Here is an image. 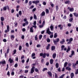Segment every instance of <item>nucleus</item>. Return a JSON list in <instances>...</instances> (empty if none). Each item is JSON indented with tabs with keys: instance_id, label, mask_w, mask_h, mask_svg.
<instances>
[{
	"instance_id": "7c9ffc66",
	"label": "nucleus",
	"mask_w": 78,
	"mask_h": 78,
	"mask_svg": "<svg viewBox=\"0 0 78 78\" xmlns=\"http://www.w3.org/2000/svg\"><path fill=\"white\" fill-rule=\"evenodd\" d=\"M1 20L2 22H3V20H5V18L3 17H1Z\"/></svg>"
},
{
	"instance_id": "6ab92c4d",
	"label": "nucleus",
	"mask_w": 78,
	"mask_h": 78,
	"mask_svg": "<svg viewBox=\"0 0 78 78\" xmlns=\"http://www.w3.org/2000/svg\"><path fill=\"white\" fill-rule=\"evenodd\" d=\"M73 14L75 17H78V13L75 12L73 13Z\"/></svg>"
},
{
	"instance_id": "bf43d9fd",
	"label": "nucleus",
	"mask_w": 78,
	"mask_h": 78,
	"mask_svg": "<svg viewBox=\"0 0 78 78\" xmlns=\"http://www.w3.org/2000/svg\"><path fill=\"white\" fill-rule=\"evenodd\" d=\"M33 44V42H32V41L30 40V45H31Z\"/></svg>"
},
{
	"instance_id": "f8f14e48",
	"label": "nucleus",
	"mask_w": 78,
	"mask_h": 78,
	"mask_svg": "<svg viewBox=\"0 0 78 78\" xmlns=\"http://www.w3.org/2000/svg\"><path fill=\"white\" fill-rule=\"evenodd\" d=\"M55 48L56 47L54 46H52L51 47V50L52 51H53V50H55Z\"/></svg>"
},
{
	"instance_id": "72a5a7b5",
	"label": "nucleus",
	"mask_w": 78,
	"mask_h": 78,
	"mask_svg": "<svg viewBox=\"0 0 78 78\" xmlns=\"http://www.w3.org/2000/svg\"><path fill=\"white\" fill-rule=\"evenodd\" d=\"M75 66H76V64L73 63V68H75Z\"/></svg>"
},
{
	"instance_id": "f257e3e1",
	"label": "nucleus",
	"mask_w": 78,
	"mask_h": 78,
	"mask_svg": "<svg viewBox=\"0 0 78 78\" xmlns=\"http://www.w3.org/2000/svg\"><path fill=\"white\" fill-rule=\"evenodd\" d=\"M2 64L3 66H5L4 64H6V61L4 60H2V61L0 62V65L2 66Z\"/></svg>"
},
{
	"instance_id": "680f3d73",
	"label": "nucleus",
	"mask_w": 78,
	"mask_h": 78,
	"mask_svg": "<svg viewBox=\"0 0 78 78\" xmlns=\"http://www.w3.org/2000/svg\"><path fill=\"white\" fill-rule=\"evenodd\" d=\"M11 75H13V76L14 75V72L13 71L11 73Z\"/></svg>"
},
{
	"instance_id": "79ce46f5",
	"label": "nucleus",
	"mask_w": 78,
	"mask_h": 78,
	"mask_svg": "<svg viewBox=\"0 0 78 78\" xmlns=\"http://www.w3.org/2000/svg\"><path fill=\"white\" fill-rule=\"evenodd\" d=\"M35 71L36 72H39V70H38V69L35 68Z\"/></svg>"
},
{
	"instance_id": "8fccbe9b",
	"label": "nucleus",
	"mask_w": 78,
	"mask_h": 78,
	"mask_svg": "<svg viewBox=\"0 0 78 78\" xmlns=\"http://www.w3.org/2000/svg\"><path fill=\"white\" fill-rule=\"evenodd\" d=\"M47 42H50V39L49 38H48L47 39Z\"/></svg>"
},
{
	"instance_id": "412c9836",
	"label": "nucleus",
	"mask_w": 78,
	"mask_h": 78,
	"mask_svg": "<svg viewBox=\"0 0 78 78\" xmlns=\"http://www.w3.org/2000/svg\"><path fill=\"white\" fill-rule=\"evenodd\" d=\"M54 28V27L52 25H51L50 26V28L51 31H53V30Z\"/></svg>"
},
{
	"instance_id": "bb28decb",
	"label": "nucleus",
	"mask_w": 78,
	"mask_h": 78,
	"mask_svg": "<svg viewBox=\"0 0 78 78\" xmlns=\"http://www.w3.org/2000/svg\"><path fill=\"white\" fill-rule=\"evenodd\" d=\"M67 64H68V63L67 62H66L64 64V67H67Z\"/></svg>"
},
{
	"instance_id": "473e14b6",
	"label": "nucleus",
	"mask_w": 78,
	"mask_h": 78,
	"mask_svg": "<svg viewBox=\"0 0 78 78\" xmlns=\"http://www.w3.org/2000/svg\"><path fill=\"white\" fill-rule=\"evenodd\" d=\"M36 56V54L34 53H33L31 55V57H34V56Z\"/></svg>"
},
{
	"instance_id": "2eb2a0df",
	"label": "nucleus",
	"mask_w": 78,
	"mask_h": 78,
	"mask_svg": "<svg viewBox=\"0 0 78 78\" xmlns=\"http://www.w3.org/2000/svg\"><path fill=\"white\" fill-rule=\"evenodd\" d=\"M70 50V46H68L67 50H66V52L68 53V52H69Z\"/></svg>"
},
{
	"instance_id": "5fc2aeb1",
	"label": "nucleus",
	"mask_w": 78,
	"mask_h": 78,
	"mask_svg": "<svg viewBox=\"0 0 78 78\" xmlns=\"http://www.w3.org/2000/svg\"><path fill=\"white\" fill-rule=\"evenodd\" d=\"M19 14L20 16H21V15H22V11H19Z\"/></svg>"
},
{
	"instance_id": "4d7b16f0",
	"label": "nucleus",
	"mask_w": 78,
	"mask_h": 78,
	"mask_svg": "<svg viewBox=\"0 0 78 78\" xmlns=\"http://www.w3.org/2000/svg\"><path fill=\"white\" fill-rule=\"evenodd\" d=\"M44 59L42 58L41 61V63H44Z\"/></svg>"
},
{
	"instance_id": "0e129e2a",
	"label": "nucleus",
	"mask_w": 78,
	"mask_h": 78,
	"mask_svg": "<svg viewBox=\"0 0 78 78\" xmlns=\"http://www.w3.org/2000/svg\"><path fill=\"white\" fill-rule=\"evenodd\" d=\"M46 4H47V3H46V2H43V5H46Z\"/></svg>"
},
{
	"instance_id": "774afa93",
	"label": "nucleus",
	"mask_w": 78,
	"mask_h": 78,
	"mask_svg": "<svg viewBox=\"0 0 78 78\" xmlns=\"http://www.w3.org/2000/svg\"><path fill=\"white\" fill-rule=\"evenodd\" d=\"M34 25H36V21H34Z\"/></svg>"
},
{
	"instance_id": "20e7f679",
	"label": "nucleus",
	"mask_w": 78,
	"mask_h": 78,
	"mask_svg": "<svg viewBox=\"0 0 78 78\" xmlns=\"http://www.w3.org/2000/svg\"><path fill=\"white\" fill-rule=\"evenodd\" d=\"M40 56H42L43 58H45L46 57V53H44V54L41 53L40 54Z\"/></svg>"
},
{
	"instance_id": "f3484780",
	"label": "nucleus",
	"mask_w": 78,
	"mask_h": 78,
	"mask_svg": "<svg viewBox=\"0 0 78 78\" xmlns=\"http://www.w3.org/2000/svg\"><path fill=\"white\" fill-rule=\"evenodd\" d=\"M33 27H31L30 28V31L31 33H33L34 31H33Z\"/></svg>"
},
{
	"instance_id": "69168bd1",
	"label": "nucleus",
	"mask_w": 78,
	"mask_h": 78,
	"mask_svg": "<svg viewBox=\"0 0 78 78\" xmlns=\"http://www.w3.org/2000/svg\"><path fill=\"white\" fill-rule=\"evenodd\" d=\"M21 62H22V64H23V63H24L25 62V60L23 59V60H22Z\"/></svg>"
},
{
	"instance_id": "423d86ee",
	"label": "nucleus",
	"mask_w": 78,
	"mask_h": 78,
	"mask_svg": "<svg viewBox=\"0 0 78 78\" xmlns=\"http://www.w3.org/2000/svg\"><path fill=\"white\" fill-rule=\"evenodd\" d=\"M47 33L48 34H50L51 33V31H50V29L49 27L48 28H47Z\"/></svg>"
},
{
	"instance_id": "13d9d810",
	"label": "nucleus",
	"mask_w": 78,
	"mask_h": 78,
	"mask_svg": "<svg viewBox=\"0 0 78 78\" xmlns=\"http://www.w3.org/2000/svg\"><path fill=\"white\" fill-rule=\"evenodd\" d=\"M29 5L30 6L31 5H32V2L31 1H30L29 2Z\"/></svg>"
},
{
	"instance_id": "37998d69",
	"label": "nucleus",
	"mask_w": 78,
	"mask_h": 78,
	"mask_svg": "<svg viewBox=\"0 0 78 78\" xmlns=\"http://www.w3.org/2000/svg\"><path fill=\"white\" fill-rule=\"evenodd\" d=\"M3 9L4 11H6L7 9L6 8V7L4 6L3 8Z\"/></svg>"
},
{
	"instance_id": "39448f33",
	"label": "nucleus",
	"mask_w": 78,
	"mask_h": 78,
	"mask_svg": "<svg viewBox=\"0 0 78 78\" xmlns=\"http://www.w3.org/2000/svg\"><path fill=\"white\" fill-rule=\"evenodd\" d=\"M9 32V26L7 25V30H5L4 32L5 33H8Z\"/></svg>"
},
{
	"instance_id": "f704fd0d",
	"label": "nucleus",
	"mask_w": 78,
	"mask_h": 78,
	"mask_svg": "<svg viewBox=\"0 0 78 78\" xmlns=\"http://www.w3.org/2000/svg\"><path fill=\"white\" fill-rule=\"evenodd\" d=\"M17 52V50L16 49H14L13 50V55H15L16 53V52Z\"/></svg>"
},
{
	"instance_id": "4468645a",
	"label": "nucleus",
	"mask_w": 78,
	"mask_h": 78,
	"mask_svg": "<svg viewBox=\"0 0 78 78\" xmlns=\"http://www.w3.org/2000/svg\"><path fill=\"white\" fill-rule=\"evenodd\" d=\"M66 70H69V71L71 70V68L68 66H67L66 68Z\"/></svg>"
},
{
	"instance_id": "c756f323",
	"label": "nucleus",
	"mask_w": 78,
	"mask_h": 78,
	"mask_svg": "<svg viewBox=\"0 0 78 78\" xmlns=\"http://www.w3.org/2000/svg\"><path fill=\"white\" fill-rule=\"evenodd\" d=\"M71 78H73V77H74V74L73 73H72L71 74Z\"/></svg>"
},
{
	"instance_id": "4be33fe9",
	"label": "nucleus",
	"mask_w": 78,
	"mask_h": 78,
	"mask_svg": "<svg viewBox=\"0 0 78 78\" xmlns=\"http://www.w3.org/2000/svg\"><path fill=\"white\" fill-rule=\"evenodd\" d=\"M50 47V44H48L47 46L46 47V50H48L49 49V47Z\"/></svg>"
},
{
	"instance_id": "58836bf2",
	"label": "nucleus",
	"mask_w": 78,
	"mask_h": 78,
	"mask_svg": "<svg viewBox=\"0 0 78 78\" xmlns=\"http://www.w3.org/2000/svg\"><path fill=\"white\" fill-rule=\"evenodd\" d=\"M55 9H56V11H58V9H59V8L58 7V6L56 5V6Z\"/></svg>"
},
{
	"instance_id": "a18cd8bd",
	"label": "nucleus",
	"mask_w": 78,
	"mask_h": 78,
	"mask_svg": "<svg viewBox=\"0 0 78 78\" xmlns=\"http://www.w3.org/2000/svg\"><path fill=\"white\" fill-rule=\"evenodd\" d=\"M75 74L76 75H77V74H78V69L76 70V71L75 73Z\"/></svg>"
},
{
	"instance_id": "6e6552de",
	"label": "nucleus",
	"mask_w": 78,
	"mask_h": 78,
	"mask_svg": "<svg viewBox=\"0 0 78 78\" xmlns=\"http://www.w3.org/2000/svg\"><path fill=\"white\" fill-rule=\"evenodd\" d=\"M33 3L34 4H37V3H39V1L37 0L32 1Z\"/></svg>"
},
{
	"instance_id": "de8ad7c7",
	"label": "nucleus",
	"mask_w": 78,
	"mask_h": 78,
	"mask_svg": "<svg viewBox=\"0 0 78 78\" xmlns=\"http://www.w3.org/2000/svg\"><path fill=\"white\" fill-rule=\"evenodd\" d=\"M25 59V56H24V55H23L21 57V59Z\"/></svg>"
},
{
	"instance_id": "c03bdc74",
	"label": "nucleus",
	"mask_w": 78,
	"mask_h": 78,
	"mask_svg": "<svg viewBox=\"0 0 78 78\" xmlns=\"http://www.w3.org/2000/svg\"><path fill=\"white\" fill-rule=\"evenodd\" d=\"M37 35H36L35 37V41H37Z\"/></svg>"
},
{
	"instance_id": "7ed1b4c3",
	"label": "nucleus",
	"mask_w": 78,
	"mask_h": 78,
	"mask_svg": "<svg viewBox=\"0 0 78 78\" xmlns=\"http://www.w3.org/2000/svg\"><path fill=\"white\" fill-rule=\"evenodd\" d=\"M34 69H35V67L34 66H33L32 67V68L30 69V73L31 74L33 73L34 72Z\"/></svg>"
},
{
	"instance_id": "603ef678",
	"label": "nucleus",
	"mask_w": 78,
	"mask_h": 78,
	"mask_svg": "<svg viewBox=\"0 0 78 78\" xmlns=\"http://www.w3.org/2000/svg\"><path fill=\"white\" fill-rule=\"evenodd\" d=\"M9 66V65L8 64H7V68L6 69V70H7L9 68V66Z\"/></svg>"
},
{
	"instance_id": "a19ab883",
	"label": "nucleus",
	"mask_w": 78,
	"mask_h": 78,
	"mask_svg": "<svg viewBox=\"0 0 78 78\" xmlns=\"http://www.w3.org/2000/svg\"><path fill=\"white\" fill-rule=\"evenodd\" d=\"M34 18L35 19H37V16H36V15H35V14H34Z\"/></svg>"
},
{
	"instance_id": "aec40b11",
	"label": "nucleus",
	"mask_w": 78,
	"mask_h": 78,
	"mask_svg": "<svg viewBox=\"0 0 78 78\" xmlns=\"http://www.w3.org/2000/svg\"><path fill=\"white\" fill-rule=\"evenodd\" d=\"M56 53H54L52 55V57L54 59H55L56 57Z\"/></svg>"
},
{
	"instance_id": "a878e982",
	"label": "nucleus",
	"mask_w": 78,
	"mask_h": 78,
	"mask_svg": "<svg viewBox=\"0 0 78 78\" xmlns=\"http://www.w3.org/2000/svg\"><path fill=\"white\" fill-rule=\"evenodd\" d=\"M55 67L56 68H57V69H58V68L59 67V64H58V63H56Z\"/></svg>"
},
{
	"instance_id": "c9c22d12",
	"label": "nucleus",
	"mask_w": 78,
	"mask_h": 78,
	"mask_svg": "<svg viewBox=\"0 0 78 78\" xmlns=\"http://www.w3.org/2000/svg\"><path fill=\"white\" fill-rule=\"evenodd\" d=\"M46 70H47V68H44L42 70V72H45Z\"/></svg>"
},
{
	"instance_id": "c85d7f7f",
	"label": "nucleus",
	"mask_w": 78,
	"mask_h": 78,
	"mask_svg": "<svg viewBox=\"0 0 78 78\" xmlns=\"http://www.w3.org/2000/svg\"><path fill=\"white\" fill-rule=\"evenodd\" d=\"M74 11V9L73 8H71L69 9V11L70 12H73Z\"/></svg>"
},
{
	"instance_id": "0eeeda50",
	"label": "nucleus",
	"mask_w": 78,
	"mask_h": 78,
	"mask_svg": "<svg viewBox=\"0 0 78 78\" xmlns=\"http://www.w3.org/2000/svg\"><path fill=\"white\" fill-rule=\"evenodd\" d=\"M74 54H75V52L73 51H71V55H69V57L70 58H72V56H73Z\"/></svg>"
},
{
	"instance_id": "49530a36",
	"label": "nucleus",
	"mask_w": 78,
	"mask_h": 78,
	"mask_svg": "<svg viewBox=\"0 0 78 78\" xmlns=\"http://www.w3.org/2000/svg\"><path fill=\"white\" fill-rule=\"evenodd\" d=\"M28 70H25L24 71V73H28Z\"/></svg>"
},
{
	"instance_id": "9b49d317",
	"label": "nucleus",
	"mask_w": 78,
	"mask_h": 78,
	"mask_svg": "<svg viewBox=\"0 0 78 78\" xmlns=\"http://www.w3.org/2000/svg\"><path fill=\"white\" fill-rule=\"evenodd\" d=\"M9 61L10 63L11 64V63H12V62H14V61H13V60L11 59V58H10L9 59Z\"/></svg>"
},
{
	"instance_id": "4c0bfd02",
	"label": "nucleus",
	"mask_w": 78,
	"mask_h": 78,
	"mask_svg": "<svg viewBox=\"0 0 78 78\" xmlns=\"http://www.w3.org/2000/svg\"><path fill=\"white\" fill-rule=\"evenodd\" d=\"M43 27H44V25H43V24H42L41 25H39V27L40 28H43Z\"/></svg>"
},
{
	"instance_id": "09e8293b",
	"label": "nucleus",
	"mask_w": 78,
	"mask_h": 78,
	"mask_svg": "<svg viewBox=\"0 0 78 78\" xmlns=\"http://www.w3.org/2000/svg\"><path fill=\"white\" fill-rule=\"evenodd\" d=\"M7 75H8V76H10V73H9V71L8 72Z\"/></svg>"
},
{
	"instance_id": "b1692460",
	"label": "nucleus",
	"mask_w": 78,
	"mask_h": 78,
	"mask_svg": "<svg viewBox=\"0 0 78 78\" xmlns=\"http://www.w3.org/2000/svg\"><path fill=\"white\" fill-rule=\"evenodd\" d=\"M57 36H58V34H57V33H55L54 34V38H56Z\"/></svg>"
},
{
	"instance_id": "e433bc0d",
	"label": "nucleus",
	"mask_w": 78,
	"mask_h": 78,
	"mask_svg": "<svg viewBox=\"0 0 78 78\" xmlns=\"http://www.w3.org/2000/svg\"><path fill=\"white\" fill-rule=\"evenodd\" d=\"M73 20V18H70V19L69 20V22H72Z\"/></svg>"
},
{
	"instance_id": "cd10ccee",
	"label": "nucleus",
	"mask_w": 78,
	"mask_h": 78,
	"mask_svg": "<svg viewBox=\"0 0 78 78\" xmlns=\"http://www.w3.org/2000/svg\"><path fill=\"white\" fill-rule=\"evenodd\" d=\"M65 47V46L64 45H62L61 46V48L62 51L63 50H64V48Z\"/></svg>"
},
{
	"instance_id": "338daca9",
	"label": "nucleus",
	"mask_w": 78,
	"mask_h": 78,
	"mask_svg": "<svg viewBox=\"0 0 78 78\" xmlns=\"http://www.w3.org/2000/svg\"><path fill=\"white\" fill-rule=\"evenodd\" d=\"M3 41L4 42H6L7 41H6V40L5 39H3Z\"/></svg>"
},
{
	"instance_id": "9d476101",
	"label": "nucleus",
	"mask_w": 78,
	"mask_h": 78,
	"mask_svg": "<svg viewBox=\"0 0 78 78\" xmlns=\"http://www.w3.org/2000/svg\"><path fill=\"white\" fill-rule=\"evenodd\" d=\"M69 41L71 42L72 41H73V38H70L69 40V39H67L66 40V41L67 42H68Z\"/></svg>"
},
{
	"instance_id": "3c124183",
	"label": "nucleus",
	"mask_w": 78,
	"mask_h": 78,
	"mask_svg": "<svg viewBox=\"0 0 78 78\" xmlns=\"http://www.w3.org/2000/svg\"><path fill=\"white\" fill-rule=\"evenodd\" d=\"M22 47L21 46H20L19 47V50L20 51L22 50Z\"/></svg>"
},
{
	"instance_id": "2f4dec72",
	"label": "nucleus",
	"mask_w": 78,
	"mask_h": 78,
	"mask_svg": "<svg viewBox=\"0 0 78 78\" xmlns=\"http://www.w3.org/2000/svg\"><path fill=\"white\" fill-rule=\"evenodd\" d=\"M7 48H8V49L7 50V53H9V46H8L7 47Z\"/></svg>"
},
{
	"instance_id": "5701e85b",
	"label": "nucleus",
	"mask_w": 78,
	"mask_h": 78,
	"mask_svg": "<svg viewBox=\"0 0 78 78\" xmlns=\"http://www.w3.org/2000/svg\"><path fill=\"white\" fill-rule=\"evenodd\" d=\"M45 12L46 14H49V10L48 9H46Z\"/></svg>"
},
{
	"instance_id": "dca6fc26",
	"label": "nucleus",
	"mask_w": 78,
	"mask_h": 78,
	"mask_svg": "<svg viewBox=\"0 0 78 78\" xmlns=\"http://www.w3.org/2000/svg\"><path fill=\"white\" fill-rule=\"evenodd\" d=\"M15 37H14V35H12L11 36V40L13 41L14 40V39Z\"/></svg>"
},
{
	"instance_id": "864d4df0",
	"label": "nucleus",
	"mask_w": 78,
	"mask_h": 78,
	"mask_svg": "<svg viewBox=\"0 0 78 78\" xmlns=\"http://www.w3.org/2000/svg\"><path fill=\"white\" fill-rule=\"evenodd\" d=\"M26 47H29V44H28V43H26Z\"/></svg>"
},
{
	"instance_id": "1a4fd4ad",
	"label": "nucleus",
	"mask_w": 78,
	"mask_h": 78,
	"mask_svg": "<svg viewBox=\"0 0 78 78\" xmlns=\"http://www.w3.org/2000/svg\"><path fill=\"white\" fill-rule=\"evenodd\" d=\"M48 75L50 76L51 77H52V73L51 72L49 71L48 72Z\"/></svg>"
},
{
	"instance_id": "f03ea898",
	"label": "nucleus",
	"mask_w": 78,
	"mask_h": 78,
	"mask_svg": "<svg viewBox=\"0 0 78 78\" xmlns=\"http://www.w3.org/2000/svg\"><path fill=\"white\" fill-rule=\"evenodd\" d=\"M56 40V41L54 40L53 41L54 44L55 45H57L58 42H59V38H57Z\"/></svg>"
},
{
	"instance_id": "6e6d98bb",
	"label": "nucleus",
	"mask_w": 78,
	"mask_h": 78,
	"mask_svg": "<svg viewBox=\"0 0 78 78\" xmlns=\"http://www.w3.org/2000/svg\"><path fill=\"white\" fill-rule=\"evenodd\" d=\"M36 10V8H34L32 10V12H34Z\"/></svg>"
},
{
	"instance_id": "ea45409f",
	"label": "nucleus",
	"mask_w": 78,
	"mask_h": 78,
	"mask_svg": "<svg viewBox=\"0 0 78 78\" xmlns=\"http://www.w3.org/2000/svg\"><path fill=\"white\" fill-rule=\"evenodd\" d=\"M42 35H39V39L41 40V39H42Z\"/></svg>"
},
{
	"instance_id": "ddd939ff",
	"label": "nucleus",
	"mask_w": 78,
	"mask_h": 78,
	"mask_svg": "<svg viewBox=\"0 0 78 78\" xmlns=\"http://www.w3.org/2000/svg\"><path fill=\"white\" fill-rule=\"evenodd\" d=\"M45 13L44 11L42 12L41 13V16H45Z\"/></svg>"
},
{
	"instance_id": "393cba45",
	"label": "nucleus",
	"mask_w": 78,
	"mask_h": 78,
	"mask_svg": "<svg viewBox=\"0 0 78 78\" xmlns=\"http://www.w3.org/2000/svg\"><path fill=\"white\" fill-rule=\"evenodd\" d=\"M50 63L51 64H53V59H51L50 60Z\"/></svg>"
},
{
	"instance_id": "e2e57ef3",
	"label": "nucleus",
	"mask_w": 78,
	"mask_h": 78,
	"mask_svg": "<svg viewBox=\"0 0 78 78\" xmlns=\"http://www.w3.org/2000/svg\"><path fill=\"white\" fill-rule=\"evenodd\" d=\"M55 78H58V74L56 73H55Z\"/></svg>"
},
{
	"instance_id": "052dcab7",
	"label": "nucleus",
	"mask_w": 78,
	"mask_h": 78,
	"mask_svg": "<svg viewBox=\"0 0 78 78\" xmlns=\"http://www.w3.org/2000/svg\"><path fill=\"white\" fill-rule=\"evenodd\" d=\"M34 7V5H31V7H30L29 8V9H32V8H33Z\"/></svg>"
},
{
	"instance_id": "a211bd4d",
	"label": "nucleus",
	"mask_w": 78,
	"mask_h": 78,
	"mask_svg": "<svg viewBox=\"0 0 78 78\" xmlns=\"http://www.w3.org/2000/svg\"><path fill=\"white\" fill-rule=\"evenodd\" d=\"M71 2L69 0L68 1H66L65 2V4H70V3Z\"/></svg>"
}]
</instances>
